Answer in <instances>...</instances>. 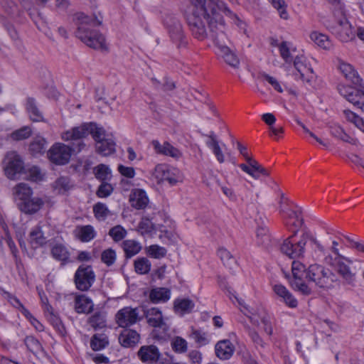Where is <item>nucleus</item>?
<instances>
[{
    "mask_svg": "<svg viewBox=\"0 0 364 364\" xmlns=\"http://www.w3.org/2000/svg\"><path fill=\"white\" fill-rule=\"evenodd\" d=\"M46 226V225L38 224L31 229L28 240L33 248H38L46 243L47 237L45 235L44 232Z\"/></svg>",
    "mask_w": 364,
    "mask_h": 364,
    "instance_id": "22",
    "label": "nucleus"
},
{
    "mask_svg": "<svg viewBox=\"0 0 364 364\" xmlns=\"http://www.w3.org/2000/svg\"><path fill=\"white\" fill-rule=\"evenodd\" d=\"M333 273L323 266L314 264L309 267L306 279L315 283L320 288H328L334 281Z\"/></svg>",
    "mask_w": 364,
    "mask_h": 364,
    "instance_id": "11",
    "label": "nucleus"
},
{
    "mask_svg": "<svg viewBox=\"0 0 364 364\" xmlns=\"http://www.w3.org/2000/svg\"><path fill=\"white\" fill-rule=\"evenodd\" d=\"M6 294V299L16 309H18L21 314L25 316V314H28V311H29L19 301V299L15 296L12 295L9 292L6 291L4 293Z\"/></svg>",
    "mask_w": 364,
    "mask_h": 364,
    "instance_id": "59",
    "label": "nucleus"
},
{
    "mask_svg": "<svg viewBox=\"0 0 364 364\" xmlns=\"http://www.w3.org/2000/svg\"><path fill=\"white\" fill-rule=\"evenodd\" d=\"M14 195L18 203H23L32 196L33 191L27 184L21 183L14 187Z\"/></svg>",
    "mask_w": 364,
    "mask_h": 364,
    "instance_id": "35",
    "label": "nucleus"
},
{
    "mask_svg": "<svg viewBox=\"0 0 364 364\" xmlns=\"http://www.w3.org/2000/svg\"><path fill=\"white\" fill-rule=\"evenodd\" d=\"M122 249L127 257H132L138 254L141 250L140 242L134 240H126L122 244Z\"/></svg>",
    "mask_w": 364,
    "mask_h": 364,
    "instance_id": "37",
    "label": "nucleus"
},
{
    "mask_svg": "<svg viewBox=\"0 0 364 364\" xmlns=\"http://www.w3.org/2000/svg\"><path fill=\"white\" fill-rule=\"evenodd\" d=\"M44 205V201L39 197H31L29 199L18 203V206L21 211L26 214L32 215L39 211Z\"/></svg>",
    "mask_w": 364,
    "mask_h": 364,
    "instance_id": "24",
    "label": "nucleus"
},
{
    "mask_svg": "<svg viewBox=\"0 0 364 364\" xmlns=\"http://www.w3.org/2000/svg\"><path fill=\"white\" fill-rule=\"evenodd\" d=\"M229 297L235 303L233 299L241 306V311L250 318V321L257 326L263 325L264 331L268 334L272 333V325L271 316L264 310L261 305L250 306L244 303L243 300L237 298L230 290L228 289Z\"/></svg>",
    "mask_w": 364,
    "mask_h": 364,
    "instance_id": "6",
    "label": "nucleus"
},
{
    "mask_svg": "<svg viewBox=\"0 0 364 364\" xmlns=\"http://www.w3.org/2000/svg\"><path fill=\"white\" fill-rule=\"evenodd\" d=\"M44 314L46 318L55 328H58V330H60V328H63L62 322L59 317L54 314L53 307L50 308V311H45Z\"/></svg>",
    "mask_w": 364,
    "mask_h": 364,
    "instance_id": "61",
    "label": "nucleus"
},
{
    "mask_svg": "<svg viewBox=\"0 0 364 364\" xmlns=\"http://www.w3.org/2000/svg\"><path fill=\"white\" fill-rule=\"evenodd\" d=\"M93 172L95 177L102 182L110 181L112 176L111 169L103 164L95 166Z\"/></svg>",
    "mask_w": 364,
    "mask_h": 364,
    "instance_id": "43",
    "label": "nucleus"
},
{
    "mask_svg": "<svg viewBox=\"0 0 364 364\" xmlns=\"http://www.w3.org/2000/svg\"><path fill=\"white\" fill-rule=\"evenodd\" d=\"M338 90L341 95L364 112V90H356L344 85H340Z\"/></svg>",
    "mask_w": 364,
    "mask_h": 364,
    "instance_id": "17",
    "label": "nucleus"
},
{
    "mask_svg": "<svg viewBox=\"0 0 364 364\" xmlns=\"http://www.w3.org/2000/svg\"><path fill=\"white\" fill-rule=\"evenodd\" d=\"M304 279H291L290 284L292 289L304 296H309L312 293L311 288L303 280Z\"/></svg>",
    "mask_w": 364,
    "mask_h": 364,
    "instance_id": "46",
    "label": "nucleus"
},
{
    "mask_svg": "<svg viewBox=\"0 0 364 364\" xmlns=\"http://www.w3.org/2000/svg\"><path fill=\"white\" fill-rule=\"evenodd\" d=\"M170 297L171 291L166 288H155L149 294V298L154 303L166 302Z\"/></svg>",
    "mask_w": 364,
    "mask_h": 364,
    "instance_id": "36",
    "label": "nucleus"
},
{
    "mask_svg": "<svg viewBox=\"0 0 364 364\" xmlns=\"http://www.w3.org/2000/svg\"><path fill=\"white\" fill-rule=\"evenodd\" d=\"M310 38L318 46L323 49L328 50L333 46L331 40L326 35L317 31L311 32L310 34Z\"/></svg>",
    "mask_w": 364,
    "mask_h": 364,
    "instance_id": "40",
    "label": "nucleus"
},
{
    "mask_svg": "<svg viewBox=\"0 0 364 364\" xmlns=\"http://www.w3.org/2000/svg\"><path fill=\"white\" fill-rule=\"evenodd\" d=\"M190 2L193 9L188 17V23L193 35L198 40L203 41L208 37L206 23L210 32L219 31L217 29V21L219 17L223 21L224 33H225L226 25L223 17L218 11H222L240 30L245 32L246 23L223 1L220 0H190Z\"/></svg>",
    "mask_w": 364,
    "mask_h": 364,
    "instance_id": "2",
    "label": "nucleus"
},
{
    "mask_svg": "<svg viewBox=\"0 0 364 364\" xmlns=\"http://www.w3.org/2000/svg\"><path fill=\"white\" fill-rule=\"evenodd\" d=\"M334 23L330 26L331 32L341 41L348 42L355 38V31L346 16L344 8L333 11Z\"/></svg>",
    "mask_w": 364,
    "mask_h": 364,
    "instance_id": "8",
    "label": "nucleus"
},
{
    "mask_svg": "<svg viewBox=\"0 0 364 364\" xmlns=\"http://www.w3.org/2000/svg\"><path fill=\"white\" fill-rule=\"evenodd\" d=\"M93 213L96 219L102 221L105 220L109 215H111L107 206L101 202H98L94 205Z\"/></svg>",
    "mask_w": 364,
    "mask_h": 364,
    "instance_id": "48",
    "label": "nucleus"
},
{
    "mask_svg": "<svg viewBox=\"0 0 364 364\" xmlns=\"http://www.w3.org/2000/svg\"><path fill=\"white\" fill-rule=\"evenodd\" d=\"M112 186L107 183V181L102 182L101 185L99 186L97 196L99 198H105L109 196L113 191Z\"/></svg>",
    "mask_w": 364,
    "mask_h": 364,
    "instance_id": "62",
    "label": "nucleus"
},
{
    "mask_svg": "<svg viewBox=\"0 0 364 364\" xmlns=\"http://www.w3.org/2000/svg\"><path fill=\"white\" fill-rule=\"evenodd\" d=\"M26 110L32 121L40 122L43 119V114L39 110L36 102L33 98H28L26 102Z\"/></svg>",
    "mask_w": 364,
    "mask_h": 364,
    "instance_id": "42",
    "label": "nucleus"
},
{
    "mask_svg": "<svg viewBox=\"0 0 364 364\" xmlns=\"http://www.w3.org/2000/svg\"><path fill=\"white\" fill-rule=\"evenodd\" d=\"M190 2L193 9L188 17V23L193 35L198 40L203 41L208 37L206 23L210 32L219 31L217 29V21L219 17L223 21L224 33H225L226 25L223 17L218 11H222L240 30L245 32L246 23L223 1L220 0H190Z\"/></svg>",
    "mask_w": 364,
    "mask_h": 364,
    "instance_id": "1",
    "label": "nucleus"
},
{
    "mask_svg": "<svg viewBox=\"0 0 364 364\" xmlns=\"http://www.w3.org/2000/svg\"><path fill=\"white\" fill-rule=\"evenodd\" d=\"M31 134V129L29 127H23L12 132L11 137L14 140L20 141L28 138Z\"/></svg>",
    "mask_w": 364,
    "mask_h": 364,
    "instance_id": "60",
    "label": "nucleus"
},
{
    "mask_svg": "<svg viewBox=\"0 0 364 364\" xmlns=\"http://www.w3.org/2000/svg\"><path fill=\"white\" fill-rule=\"evenodd\" d=\"M74 187L73 183L68 176L58 177L52 184L53 191L60 195H65Z\"/></svg>",
    "mask_w": 364,
    "mask_h": 364,
    "instance_id": "27",
    "label": "nucleus"
},
{
    "mask_svg": "<svg viewBox=\"0 0 364 364\" xmlns=\"http://www.w3.org/2000/svg\"><path fill=\"white\" fill-rule=\"evenodd\" d=\"M117 259V254L115 250L108 248L102 251L101 254V260L107 267H110L114 264Z\"/></svg>",
    "mask_w": 364,
    "mask_h": 364,
    "instance_id": "53",
    "label": "nucleus"
},
{
    "mask_svg": "<svg viewBox=\"0 0 364 364\" xmlns=\"http://www.w3.org/2000/svg\"><path fill=\"white\" fill-rule=\"evenodd\" d=\"M108 344L107 337L103 334H95L91 341V347L94 350H100Z\"/></svg>",
    "mask_w": 364,
    "mask_h": 364,
    "instance_id": "52",
    "label": "nucleus"
},
{
    "mask_svg": "<svg viewBox=\"0 0 364 364\" xmlns=\"http://www.w3.org/2000/svg\"><path fill=\"white\" fill-rule=\"evenodd\" d=\"M152 177L158 184L168 183L171 186H176L183 181V174L178 168L166 164L156 165Z\"/></svg>",
    "mask_w": 364,
    "mask_h": 364,
    "instance_id": "9",
    "label": "nucleus"
},
{
    "mask_svg": "<svg viewBox=\"0 0 364 364\" xmlns=\"http://www.w3.org/2000/svg\"><path fill=\"white\" fill-rule=\"evenodd\" d=\"M324 262L333 266L337 274L341 277L344 284L354 287L356 282V273L353 272L350 265L353 261L346 256L333 258V255L328 254L324 257Z\"/></svg>",
    "mask_w": 364,
    "mask_h": 364,
    "instance_id": "7",
    "label": "nucleus"
},
{
    "mask_svg": "<svg viewBox=\"0 0 364 364\" xmlns=\"http://www.w3.org/2000/svg\"><path fill=\"white\" fill-rule=\"evenodd\" d=\"M189 337L193 339L198 346H204L210 342L208 334L201 329L191 328Z\"/></svg>",
    "mask_w": 364,
    "mask_h": 364,
    "instance_id": "39",
    "label": "nucleus"
},
{
    "mask_svg": "<svg viewBox=\"0 0 364 364\" xmlns=\"http://www.w3.org/2000/svg\"><path fill=\"white\" fill-rule=\"evenodd\" d=\"M218 254L225 265L232 268V265L235 264L236 261L235 258L232 256L231 253L228 250L225 248H220L218 250Z\"/></svg>",
    "mask_w": 364,
    "mask_h": 364,
    "instance_id": "58",
    "label": "nucleus"
},
{
    "mask_svg": "<svg viewBox=\"0 0 364 364\" xmlns=\"http://www.w3.org/2000/svg\"><path fill=\"white\" fill-rule=\"evenodd\" d=\"M330 132L332 136L338 139H341L345 142L350 143L351 144H357L358 140L352 138L346 133L344 129L338 124H333L330 127Z\"/></svg>",
    "mask_w": 364,
    "mask_h": 364,
    "instance_id": "38",
    "label": "nucleus"
},
{
    "mask_svg": "<svg viewBox=\"0 0 364 364\" xmlns=\"http://www.w3.org/2000/svg\"><path fill=\"white\" fill-rule=\"evenodd\" d=\"M278 48L280 55L287 65H291L296 57V48L287 41H283L279 44Z\"/></svg>",
    "mask_w": 364,
    "mask_h": 364,
    "instance_id": "31",
    "label": "nucleus"
},
{
    "mask_svg": "<svg viewBox=\"0 0 364 364\" xmlns=\"http://www.w3.org/2000/svg\"><path fill=\"white\" fill-rule=\"evenodd\" d=\"M171 347L176 353H183L187 351L188 343L184 338L176 336L171 341Z\"/></svg>",
    "mask_w": 364,
    "mask_h": 364,
    "instance_id": "54",
    "label": "nucleus"
},
{
    "mask_svg": "<svg viewBox=\"0 0 364 364\" xmlns=\"http://www.w3.org/2000/svg\"><path fill=\"white\" fill-rule=\"evenodd\" d=\"M46 149V141L41 136L36 137L29 146V151L34 156L43 154Z\"/></svg>",
    "mask_w": 364,
    "mask_h": 364,
    "instance_id": "45",
    "label": "nucleus"
},
{
    "mask_svg": "<svg viewBox=\"0 0 364 364\" xmlns=\"http://www.w3.org/2000/svg\"><path fill=\"white\" fill-rule=\"evenodd\" d=\"M93 309L92 300L85 295H78L75 299V310L78 314H87Z\"/></svg>",
    "mask_w": 364,
    "mask_h": 364,
    "instance_id": "32",
    "label": "nucleus"
},
{
    "mask_svg": "<svg viewBox=\"0 0 364 364\" xmlns=\"http://www.w3.org/2000/svg\"><path fill=\"white\" fill-rule=\"evenodd\" d=\"M147 254L155 259H161L166 255V249L158 245H152L147 247Z\"/></svg>",
    "mask_w": 364,
    "mask_h": 364,
    "instance_id": "55",
    "label": "nucleus"
},
{
    "mask_svg": "<svg viewBox=\"0 0 364 364\" xmlns=\"http://www.w3.org/2000/svg\"><path fill=\"white\" fill-rule=\"evenodd\" d=\"M28 177L29 180L38 182L41 181L44 178V173H43L41 171V169L37 166H33L31 168H29L28 171Z\"/></svg>",
    "mask_w": 364,
    "mask_h": 364,
    "instance_id": "63",
    "label": "nucleus"
},
{
    "mask_svg": "<svg viewBox=\"0 0 364 364\" xmlns=\"http://www.w3.org/2000/svg\"><path fill=\"white\" fill-rule=\"evenodd\" d=\"M74 279L77 289L87 291L95 282V274L91 266L81 265L75 272Z\"/></svg>",
    "mask_w": 364,
    "mask_h": 364,
    "instance_id": "16",
    "label": "nucleus"
},
{
    "mask_svg": "<svg viewBox=\"0 0 364 364\" xmlns=\"http://www.w3.org/2000/svg\"><path fill=\"white\" fill-rule=\"evenodd\" d=\"M215 355L222 360H229L235 352L233 343L228 339L218 341L215 346Z\"/></svg>",
    "mask_w": 364,
    "mask_h": 364,
    "instance_id": "21",
    "label": "nucleus"
},
{
    "mask_svg": "<svg viewBox=\"0 0 364 364\" xmlns=\"http://www.w3.org/2000/svg\"><path fill=\"white\" fill-rule=\"evenodd\" d=\"M51 255L56 260L66 262L70 257L68 249L62 244L54 245L50 250Z\"/></svg>",
    "mask_w": 364,
    "mask_h": 364,
    "instance_id": "41",
    "label": "nucleus"
},
{
    "mask_svg": "<svg viewBox=\"0 0 364 364\" xmlns=\"http://www.w3.org/2000/svg\"><path fill=\"white\" fill-rule=\"evenodd\" d=\"M217 23V29L219 31L215 33L209 31L208 32V37L212 39L216 48L215 53L230 66L238 68L240 60L235 51L227 46L228 38L224 33V26L220 17Z\"/></svg>",
    "mask_w": 364,
    "mask_h": 364,
    "instance_id": "5",
    "label": "nucleus"
},
{
    "mask_svg": "<svg viewBox=\"0 0 364 364\" xmlns=\"http://www.w3.org/2000/svg\"><path fill=\"white\" fill-rule=\"evenodd\" d=\"M248 335L250 337L252 341L254 343L257 348H265L266 343L264 342L262 338L259 336L258 333L253 329H248Z\"/></svg>",
    "mask_w": 364,
    "mask_h": 364,
    "instance_id": "64",
    "label": "nucleus"
},
{
    "mask_svg": "<svg viewBox=\"0 0 364 364\" xmlns=\"http://www.w3.org/2000/svg\"><path fill=\"white\" fill-rule=\"evenodd\" d=\"M5 174L8 178L14 179L23 169V163L20 156L14 151L6 154L5 159Z\"/></svg>",
    "mask_w": 364,
    "mask_h": 364,
    "instance_id": "19",
    "label": "nucleus"
},
{
    "mask_svg": "<svg viewBox=\"0 0 364 364\" xmlns=\"http://www.w3.org/2000/svg\"><path fill=\"white\" fill-rule=\"evenodd\" d=\"M271 5L277 11L281 18L287 20L289 18L287 10V5L284 0H268Z\"/></svg>",
    "mask_w": 364,
    "mask_h": 364,
    "instance_id": "50",
    "label": "nucleus"
},
{
    "mask_svg": "<svg viewBox=\"0 0 364 364\" xmlns=\"http://www.w3.org/2000/svg\"><path fill=\"white\" fill-rule=\"evenodd\" d=\"M127 234V230L122 225H116L109 231V235L114 242L121 241L126 237Z\"/></svg>",
    "mask_w": 364,
    "mask_h": 364,
    "instance_id": "56",
    "label": "nucleus"
},
{
    "mask_svg": "<svg viewBox=\"0 0 364 364\" xmlns=\"http://www.w3.org/2000/svg\"><path fill=\"white\" fill-rule=\"evenodd\" d=\"M297 232V230H294L293 235L284 240L281 245V251L290 258L299 257L303 255L305 246L310 238L309 233L304 232L301 235L300 240L297 242L293 243L291 238L295 236Z\"/></svg>",
    "mask_w": 364,
    "mask_h": 364,
    "instance_id": "14",
    "label": "nucleus"
},
{
    "mask_svg": "<svg viewBox=\"0 0 364 364\" xmlns=\"http://www.w3.org/2000/svg\"><path fill=\"white\" fill-rule=\"evenodd\" d=\"M163 23L171 40L176 47L178 48L185 47L188 43V40L184 33L183 26L177 17L172 14H166Z\"/></svg>",
    "mask_w": 364,
    "mask_h": 364,
    "instance_id": "10",
    "label": "nucleus"
},
{
    "mask_svg": "<svg viewBox=\"0 0 364 364\" xmlns=\"http://www.w3.org/2000/svg\"><path fill=\"white\" fill-rule=\"evenodd\" d=\"M338 68L347 80L356 86L362 87V79L350 64L339 61Z\"/></svg>",
    "mask_w": 364,
    "mask_h": 364,
    "instance_id": "26",
    "label": "nucleus"
},
{
    "mask_svg": "<svg viewBox=\"0 0 364 364\" xmlns=\"http://www.w3.org/2000/svg\"><path fill=\"white\" fill-rule=\"evenodd\" d=\"M115 320L119 326L127 328L136 323L139 320L137 308L126 306L119 310L115 315Z\"/></svg>",
    "mask_w": 364,
    "mask_h": 364,
    "instance_id": "18",
    "label": "nucleus"
},
{
    "mask_svg": "<svg viewBox=\"0 0 364 364\" xmlns=\"http://www.w3.org/2000/svg\"><path fill=\"white\" fill-rule=\"evenodd\" d=\"M129 200L132 205L136 209L144 208L149 203L146 193L142 189H134L132 191Z\"/></svg>",
    "mask_w": 364,
    "mask_h": 364,
    "instance_id": "30",
    "label": "nucleus"
},
{
    "mask_svg": "<svg viewBox=\"0 0 364 364\" xmlns=\"http://www.w3.org/2000/svg\"><path fill=\"white\" fill-rule=\"evenodd\" d=\"M73 149L63 143L54 144L48 152L51 162L57 165H64L69 162Z\"/></svg>",
    "mask_w": 364,
    "mask_h": 364,
    "instance_id": "15",
    "label": "nucleus"
},
{
    "mask_svg": "<svg viewBox=\"0 0 364 364\" xmlns=\"http://www.w3.org/2000/svg\"><path fill=\"white\" fill-rule=\"evenodd\" d=\"M134 268L138 274H147L151 269V262L146 257L138 258L134 261Z\"/></svg>",
    "mask_w": 364,
    "mask_h": 364,
    "instance_id": "51",
    "label": "nucleus"
},
{
    "mask_svg": "<svg viewBox=\"0 0 364 364\" xmlns=\"http://www.w3.org/2000/svg\"><path fill=\"white\" fill-rule=\"evenodd\" d=\"M74 235L81 242H87L95 237L96 232L90 225H78L74 230Z\"/></svg>",
    "mask_w": 364,
    "mask_h": 364,
    "instance_id": "28",
    "label": "nucleus"
},
{
    "mask_svg": "<svg viewBox=\"0 0 364 364\" xmlns=\"http://www.w3.org/2000/svg\"><path fill=\"white\" fill-rule=\"evenodd\" d=\"M237 149L240 154L247 161L248 165L241 164L239 167L246 173L252 176L255 179H259L261 176H268L269 172L267 169L260 165L255 159L249 156L247 149L240 142L237 141Z\"/></svg>",
    "mask_w": 364,
    "mask_h": 364,
    "instance_id": "12",
    "label": "nucleus"
},
{
    "mask_svg": "<svg viewBox=\"0 0 364 364\" xmlns=\"http://www.w3.org/2000/svg\"><path fill=\"white\" fill-rule=\"evenodd\" d=\"M151 145L155 152L158 154L171 156L175 159H178L181 156L180 151L168 142H164L161 144L158 140H153Z\"/></svg>",
    "mask_w": 364,
    "mask_h": 364,
    "instance_id": "25",
    "label": "nucleus"
},
{
    "mask_svg": "<svg viewBox=\"0 0 364 364\" xmlns=\"http://www.w3.org/2000/svg\"><path fill=\"white\" fill-rule=\"evenodd\" d=\"M24 343L27 348L34 353H38L42 350V346L40 342L33 336H28L24 339Z\"/></svg>",
    "mask_w": 364,
    "mask_h": 364,
    "instance_id": "57",
    "label": "nucleus"
},
{
    "mask_svg": "<svg viewBox=\"0 0 364 364\" xmlns=\"http://www.w3.org/2000/svg\"><path fill=\"white\" fill-rule=\"evenodd\" d=\"M173 304L175 312L181 315L191 313L195 306L193 301L189 299H177Z\"/></svg>",
    "mask_w": 364,
    "mask_h": 364,
    "instance_id": "34",
    "label": "nucleus"
},
{
    "mask_svg": "<svg viewBox=\"0 0 364 364\" xmlns=\"http://www.w3.org/2000/svg\"><path fill=\"white\" fill-rule=\"evenodd\" d=\"M77 19L76 36L90 48L106 50L107 44L105 37L99 31L92 29V28L102 24V17L101 15L89 16L81 13L77 14Z\"/></svg>",
    "mask_w": 364,
    "mask_h": 364,
    "instance_id": "3",
    "label": "nucleus"
},
{
    "mask_svg": "<svg viewBox=\"0 0 364 364\" xmlns=\"http://www.w3.org/2000/svg\"><path fill=\"white\" fill-rule=\"evenodd\" d=\"M346 119L364 133V119L350 110H344Z\"/></svg>",
    "mask_w": 364,
    "mask_h": 364,
    "instance_id": "49",
    "label": "nucleus"
},
{
    "mask_svg": "<svg viewBox=\"0 0 364 364\" xmlns=\"http://www.w3.org/2000/svg\"><path fill=\"white\" fill-rule=\"evenodd\" d=\"M291 63H293L295 70L293 73L295 78L311 85L315 79V74L307 58L303 55H296Z\"/></svg>",
    "mask_w": 364,
    "mask_h": 364,
    "instance_id": "13",
    "label": "nucleus"
},
{
    "mask_svg": "<svg viewBox=\"0 0 364 364\" xmlns=\"http://www.w3.org/2000/svg\"><path fill=\"white\" fill-rule=\"evenodd\" d=\"M88 323L95 329H102L106 326V315L104 312H95L89 318Z\"/></svg>",
    "mask_w": 364,
    "mask_h": 364,
    "instance_id": "44",
    "label": "nucleus"
},
{
    "mask_svg": "<svg viewBox=\"0 0 364 364\" xmlns=\"http://www.w3.org/2000/svg\"><path fill=\"white\" fill-rule=\"evenodd\" d=\"M139 341V333L134 330L124 329L119 336V341L124 347H132Z\"/></svg>",
    "mask_w": 364,
    "mask_h": 364,
    "instance_id": "29",
    "label": "nucleus"
},
{
    "mask_svg": "<svg viewBox=\"0 0 364 364\" xmlns=\"http://www.w3.org/2000/svg\"><path fill=\"white\" fill-rule=\"evenodd\" d=\"M139 360L146 364L158 363L161 356L159 348L154 345L142 346L137 352Z\"/></svg>",
    "mask_w": 364,
    "mask_h": 364,
    "instance_id": "20",
    "label": "nucleus"
},
{
    "mask_svg": "<svg viewBox=\"0 0 364 364\" xmlns=\"http://www.w3.org/2000/svg\"><path fill=\"white\" fill-rule=\"evenodd\" d=\"M308 269L299 261L294 260L291 264L292 279H306Z\"/></svg>",
    "mask_w": 364,
    "mask_h": 364,
    "instance_id": "47",
    "label": "nucleus"
},
{
    "mask_svg": "<svg viewBox=\"0 0 364 364\" xmlns=\"http://www.w3.org/2000/svg\"><path fill=\"white\" fill-rule=\"evenodd\" d=\"M273 291L287 306L290 308H296L298 305L297 299L294 295L282 284H274Z\"/></svg>",
    "mask_w": 364,
    "mask_h": 364,
    "instance_id": "23",
    "label": "nucleus"
},
{
    "mask_svg": "<svg viewBox=\"0 0 364 364\" xmlns=\"http://www.w3.org/2000/svg\"><path fill=\"white\" fill-rule=\"evenodd\" d=\"M103 133L104 129L102 127H98L96 124L90 123L64 132L61 134V138L64 141L77 140L91 134L95 141L97 142V148L100 151L104 154H107L113 150V144L112 141H107L109 148L107 149L103 148L102 142L99 141L103 136Z\"/></svg>",
    "mask_w": 364,
    "mask_h": 364,
    "instance_id": "4",
    "label": "nucleus"
},
{
    "mask_svg": "<svg viewBox=\"0 0 364 364\" xmlns=\"http://www.w3.org/2000/svg\"><path fill=\"white\" fill-rule=\"evenodd\" d=\"M146 318L149 324L153 327H161L164 324L162 313L158 308L148 309Z\"/></svg>",
    "mask_w": 364,
    "mask_h": 364,
    "instance_id": "33",
    "label": "nucleus"
}]
</instances>
